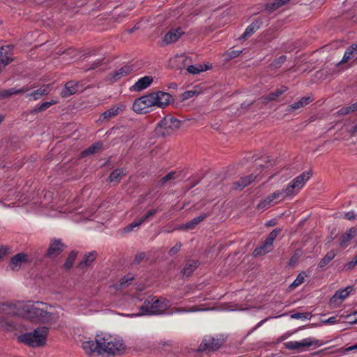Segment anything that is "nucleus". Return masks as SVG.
<instances>
[{"label": "nucleus", "mask_w": 357, "mask_h": 357, "mask_svg": "<svg viewBox=\"0 0 357 357\" xmlns=\"http://www.w3.org/2000/svg\"><path fill=\"white\" fill-rule=\"evenodd\" d=\"M26 319L48 324H56L61 317V311L45 303L28 301Z\"/></svg>", "instance_id": "obj_1"}, {"label": "nucleus", "mask_w": 357, "mask_h": 357, "mask_svg": "<svg viewBox=\"0 0 357 357\" xmlns=\"http://www.w3.org/2000/svg\"><path fill=\"white\" fill-rule=\"evenodd\" d=\"M28 301H16L0 304V328L5 331H12L13 326L8 319L11 316H18L26 319Z\"/></svg>", "instance_id": "obj_2"}, {"label": "nucleus", "mask_w": 357, "mask_h": 357, "mask_svg": "<svg viewBox=\"0 0 357 357\" xmlns=\"http://www.w3.org/2000/svg\"><path fill=\"white\" fill-rule=\"evenodd\" d=\"M170 306L169 302L163 298L149 297L140 307V312L132 314L131 317L141 316L144 314H160L163 313Z\"/></svg>", "instance_id": "obj_3"}, {"label": "nucleus", "mask_w": 357, "mask_h": 357, "mask_svg": "<svg viewBox=\"0 0 357 357\" xmlns=\"http://www.w3.org/2000/svg\"><path fill=\"white\" fill-rule=\"evenodd\" d=\"M48 328L41 326L36 328L33 332L26 333L17 337L20 342L24 343L30 347H40L45 344Z\"/></svg>", "instance_id": "obj_4"}, {"label": "nucleus", "mask_w": 357, "mask_h": 357, "mask_svg": "<svg viewBox=\"0 0 357 357\" xmlns=\"http://www.w3.org/2000/svg\"><path fill=\"white\" fill-rule=\"evenodd\" d=\"M125 350L123 341L116 337L102 335V354L121 355Z\"/></svg>", "instance_id": "obj_5"}, {"label": "nucleus", "mask_w": 357, "mask_h": 357, "mask_svg": "<svg viewBox=\"0 0 357 357\" xmlns=\"http://www.w3.org/2000/svg\"><path fill=\"white\" fill-rule=\"evenodd\" d=\"M150 107L156 106L165 108L169 104L171 96L169 93L158 91L144 95Z\"/></svg>", "instance_id": "obj_6"}, {"label": "nucleus", "mask_w": 357, "mask_h": 357, "mask_svg": "<svg viewBox=\"0 0 357 357\" xmlns=\"http://www.w3.org/2000/svg\"><path fill=\"white\" fill-rule=\"evenodd\" d=\"M323 342L314 337H307L301 340V341H289L284 343V347L288 350H297L303 351L307 347H320Z\"/></svg>", "instance_id": "obj_7"}, {"label": "nucleus", "mask_w": 357, "mask_h": 357, "mask_svg": "<svg viewBox=\"0 0 357 357\" xmlns=\"http://www.w3.org/2000/svg\"><path fill=\"white\" fill-rule=\"evenodd\" d=\"M310 178V173L309 172H303L284 188L286 195H289V197H292L298 193Z\"/></svg>", "instance_id": "obj_8"}, {"label": "nucleus", "mask_w": 357, "mask_h": 357, "mask_svg": "<svg viewBox=\"0 0 357 357\" xmlns=\"http://www.w3.org/2000/svg\"><path fill=\"white\" fill-rule=\"evenodd\" d=\"M280 229H273L265 239V241L258 247H257L253 252V255L257 256H261L270 252L273 250V243L277 236L280 234Z\"/></svg>", "instance_id": "obj_9"}, {"label": "nucleus", "mask_w": 357, "mask_h": 357, "mask_svg": "<svg viewBox=\"0 0 357 357\" xmlns=\"http://www.w3.org/2000/svg\"><path fill=\"white\" fill-rule=\"evenodd\" d=\"M222 344V340L215 339L212 336H206L203 339L202 343L199 346L198 351L199 352H211L218 349Z\"/></svg>", "instance_id": "obj_10"}, {"label": "nucleus", "mask_w": 357, "mask_h": 357, "mask_svg": "<svg viewBox=\"0 0 357 357\" xmlns=\"http://www.w3.org/2000/svg\"><path fill=\"white\" fill-rule=\"evenodd\" d=\"M180 126V121L174 117H165L158 123V127L164 130L161 132L162 135L169 134L178 129Z\"/></svg>", "instance_id": "obj_11"}, {"label": "nucleus", "mask_w": 357, "mask_h": 357, "mask_svg": "<svg viewBox=\"0 0 357 357\" xmlns=\"http://www.w3.org/2000/svg\"><path fill=\"white\" fill-rule=\"evenodd\" d=\"M287 197H289V195H286L284 188L281 190H277L273 192L272 194L269 195L264 200L261 201L258 204L257 208L259 210L264 211L273 205L274 200L280 197H281L282 199H284Z\"/></svg>", "instance_id": "obj_12"}, {"label": "nucleus", "mask_w": 357, "mask_h": 357, "mask_svg": "<svg viewBox=\"0 0 357 357\" xmlns=\"http://www.w3.org/2000/svg\"><path fill=\"white\" fill-rule=\"evenodd\" d=\"M82 348L88 354H91L95 352L98 353L99 355L102 354V335H97L95 340L84 342L82 343Z\"/></svg>", "instance_id": "obj_13"}, {"label": "nucleus", "mask_w": 357, "mask_h": 357, "mask_svg": "<svg viewBox=\"0 0 357 357\" xmlns=\"http://www.w3.org/2000/svg\"><path fill=\"white\" fill-rule=\"evenodd\" d=\"M353 291V287L349 286L344 289L337 291L330 300V305L333 307L340 306L346 298Z\"/></svg>", "instance_id": "obj_14"}, {"label": "nucleus", "mask_w": 357, "mask_h": 357, "mask_svg": "<svg viewBox=\"0 0 357 357\" xmlns=\"http://www.w3.org/2000/svg\"><path fill=\"white\" fill-rule=\"evenodd\" d=\"M28 261L26 254L18 253L11 258L8 267L13 271H17L20 270L23 264L28 262Z\"/></svg>", "instance_id": "obj_15"}, {"label": "nucleus", "mask_w": 357, "mask_h": 357, "mask_svg": "<svg viewBox=\"0 0 357 357\" xmlns=\"http://www.w3.org/2000/svg\"><path fill=\"white\" fill-rule=\"evenodd\" d=\"M150 106L148 105L145 96H143L135 100L132 105V109L137 114H146L149 112Z\"/></svg>", "instance_id": "obj_16"}, {"label": "nucleus", "mask_w": 357, "mask_h": 357, "mask_svg": "<svg viewBox=\"0 0 357 357\" xmlns=\"http://www.w3.org/2000/svg\"><path fill=\"white\" fill-rule=\"evenodd\" d=\"M65 245L61 243L60 239H55L50 243L47 250V255L50 257H55L61 253Z\"/></svg>", "instance_id": "obj_17"}, {"label": "nucleus", "mask_w": 357, "mask_h": 357, "mask_svg": "<svg viewBox=\"0 0 357 357\" xmlns=\"http://www.w3.org/2000/svg\"><path fill=\"white\" fill-rule=\"evenodd\" d=\"M12 50L13 47L10 45L0 47V66H5L12 61Z\"/></svg>", "instance_id": "obj_18"}, {"label": "nucleus", "mask_w": 357, "mask_h": 357, "mask_svg": "<svg viewBox=\"0 0 357 357\" xmlns=\"http://www.w3.org/2000/svg\"><path fill=\"white\" fill-rule=\"evenodd\" d=\"M124 109V107L123 105H114L108 110L103 112L100 116V120L102 121H107L110 119L114 118L116 115L119 114L120 112Z\"/></svg>", "instance_id": "obj_19"}, {"label": "nucleus", "mask_w": 357, "mask_h": 357, "mask_svg": "<svg viewBox=\"0 0 357 357\" xmlns=\"http://www.w3.org/2000/svg\"><path fill=\"white\" fill-rule=\"evenodd\" d=\"M184 31L181 28H177L175 29H171L168 33H167L164 38L163 41L166 44H170L176 42L183 34Z\"/></svg>", "instance_id": "obj_20"}, {"label": "nucleus", "mask_w": 357, "mask_h": 357, "mask_svg": "<svg viewBox=\"0 0 357 357\" xmlns=\"http://www.w3.org/2000/svg\"><path fill=\"white\" fill-rule=\"evenodd\" d=\"M153 79L151 76H145L139 79L134 85L132 86L131 89L134 91H140L146 89L151 85Z\"/></svg>", "instance_id": "obj_21"}, {"label": "nucleus", "mask_w": 357, "mask_h": 357, "mask_svg": "<svg viewBox=\"0 0 357 357\" xmlns=\"http://www.w3.org/2000/svg\"><path fill=\"white\" fill-rule=\"evenodd\" d=\"M132 71V68L128 66H124L114 73L109 75V79L112 82H116L122 77L129 75Z\"/></svg>", "instance_id": "obj_22"}, {"label": "nucleus", "mask_w": 357, "mask_h": 357, "mask_svg": "<svg viewBox=\"0 0 357 357\" xmlns=\"http://www.w3.org/2000/svg\"><path fill=\"white\" fill-rule=\"evenodd\" d=\"M357 229L355 227L349 229L340 238V245L341 247H346L348 243L356 236Z\"/></svg>", "instance_id": "obj_23"}, {"label": "nucleus", "mask_w": 357, "mask_h": 357, "mask_svg": "<svg viewBox=\"0 0 357 357\" xmlns=\"http://www.w3.org/2000/svg\"><path fill=\"white\" fill-rule=\"evenodd\" d=\"M288 88L285 86H282L280 88L277 89L275 91L269 93L268 96H263L261 101L263 103H266L269 101H273L280 96L282 93L287 91Z\"/></svg>", "instance_id": "obj_24"}, {"label": "nucleus", "mask_w": 357, "mask_h": 357, "mask_svg": "<svg viewBox=\"0 0 357 357\" xmlns=\"http://www.w3.org/2000/svg\"><path fill=\"white\" fill-rule=\"evenodd\" d=\"M51 90L52 88L50 85H44L33 92L28 93L26 96L31 97L33 100H36L39 99L41 96L50 93Z\"/></svg>", "instance_id": "obj_25"}, {"label": "nucleus", "mask_w": 357, "mask_h": 357, "mask_svg": "<svg viewBox=\"0 0 357 357\" xmlns=\"http://www.w3.org/2000/svg\"><path fill=\"white\" fill-rule=\"evenodd\" d=\"M78 84L74 81L68 82L66 84L64 89L61 91L62 97H68L75 94L77 91Z\"/></svg>", "instance_id": "obj_26"}, {"label": "nucleus", "mask_w": 357, "mask_h": 357, "mask_svg": "<svg viewBox=\"0 0 357 357\" xmlns=\"http://www.w3.org/2000/svg\"><path fill=\"white\" fill-rule=\"evenodd\" d=\"M312 102L310 97H303L294 104L289 105L287 108V111L289 112H292L294 109H300Z\"/></svg>", "instance_id": "obj_27"}, {"label": "nucleus", "mask_w": 357, "mask_h": 357, "mask_svg": "<svg viewBox=\"0 0 357 357\" xmlns=\"http://www.w3.org/2000/svg\"><path fill=\"white\" fill-rule=\"evenodd\" d=\"M256 176L250 174L249 176L241 178L238 181L234 183L236 189L243 188L251 183L256 178Z\"/></svg>", "instance_id": "obj_28"}, {"label": "nucleus", "mask_w": 357, "mask_h": 357, "mask_svg": "<svg viewBox=\"0 0 357 357\" xmlns=\"http://www.w3.org/2000/svg\"><path fill=\"white\" fill-rule=\"evenodd\" d=\"M261 24V22L259 20L252 22L245 29L242 35L243 38H247L257 31Z\"/></svg>", "instance_id": "obj_29"}, {"label": "nucleus", "mask_w": 357, "mask_h": 357, "mask_svg": "<svg viewBox=\"0 0 357 357\" xmlns=\"http://www.w3.org/2000/svg\"><path fill=\"white\" fill-rule=\"evenodd\" d=\"M28 91L27 87H22L21 89H17L16 88H11L9 89L1 90L0 91V98H6L10 97L14 94H18L21 93H24Z\"/></svg>", "instance_id": "obj_30"}, {"label": "nucleus", "mask_w": 357, "mask_h": 357, "mask_svg": "<svg viewBox=\"0 0 357 357\" xmlns=\"http://www.w3.org/2000/svg\"><path fill=\"white\" fill-rule=\"evenodd\" d=\"M211 68V64H205V65H191L189 66L187 68V71L189 73L193 74V75H197L199 74L202 72L206 71Z\"/></svg>", "instance_id": "obj_31"}, {"label": "nucleus", "mask_w": 357, "mask_h": 357, "mask_svg": "<svg viewBox=\"0 0 357 357\" xmlns=\"http://www.w3.org/2000/svg\"><path fill=\"white\" fill-rule=\"evenodd\" d=\"M206 218V214H202L197 217H195L192 220H191L190 222L185 223V225H182L181 229H194L200 222L204 220Z\"/></svg>", "instance_id": "obj_32"}, {"label": "nucleus", "mask_w": 357, "mask_h": 357, "mask_svg": "<svg viewBox=\"0 0 357 357\" xmlns=\"http://www.w3.org/2000/svg\"><path fill=\"white\" fill-rule=\"evenodd\" d=\"M356 56H357V45H352L346 50L342 62L346 63Z\"/></svg>", "instance_id": "obj_33"}, {"label": "nucleus", "mask_w": 357, "mask_h": 357, "mask_svg": "<svg viewBox=\"0 0 357 357\" xmlns=\"http://www.w3.org/2000/svg\"><path fill=\"white\" fill-rule=\"evenodd\" d=\"M198 262L195 260H189L183 269V273L189 276L197 267Z\"/></svg>", "instance_id": "obj_34"}, {"label": "nucleus", "mask_w": 357, "mask_h": 357, "mask_svg": "<svg viewBox=\"0 0 357 357\" xmlns=\"http://www.w3.org/2000/svg\"><path fill=\"white\" fill-rule=\"evenodd\" d=\"M96 257L95 252H91L84 255L82 260L79 263V266L83 268L89 266Z\"/></svg>", "instance_id": "obj_35"}, {"label": "nucleus", "mask_w": 357, "mask_h": 357, "mask_svg": "<svg viewBox=\"0 0 357 357\" xmlns=\"http://www.w3.org/2000/svg\"><path fill=\"white\" fill-rule=\"evenodd\" d=\"M336 256V253L334 250H331L326 253V255L320 260L319 263V267L324 268L329 262H331Z\"/></svg>", "instance_id": "obj_36"}, {"label": "nucleus", "mask_w": 357, "mask_h": 357, "mask_svg": "<svg viewBox=\"0 0 357 357\" xmlns=\"http://www.w3.org/2000/svg\"><path fill=\"white\" fill-rule=\"evenodd\" d=\"M124 175L125 173L122 169H115L110 174L108 178V181L115 183H119Z\"/></svg>", "instance_id": "obj_37"}, {"label": "nucleus", "mask_w": 357, "mask_h": 357, "mask_svg": "<svg viewBox=\"0 0 357 357\" xmlns=\"http://www.w3.org/2000/svg\"><path fill=\"white\" fill-rule=\"evenodd\" d=\"M357 111V102L347 107L340 109L337 114L339 116H344Z\"/></svg>", "instance_id": "obj_38"}, {"label": "nucleus", "mask_w": 357, "mask_h": 357, "mask_svg": "<svg viewBox=\"0 0 357 357\" xmlns=\"http://www.w3.org/2000/svg\"><path fill=\"white\" fill-rule=\"evenodd\" d=\"M290 0H276L272 3H269L266 5V9L269 12H272L278 8L285 5Z\"/></svg>", "instance_id": "obj_39"}, {"label": "nucleus", "mask_w": 357, "mask_h": 357, "mask_svg": "<svg viewBox=\"0 0 357 357\" xmlns=\"http://www.w3.org/2000/svg\"><path fill=\"white\" fill-rule=\"evenodd\" d=\"M102 147V143L100 142H96L95 144H92L91 146H89L88 149H85L82 153V155H93L96 153L98 150H100Z\"/></svg>", "instance_id": "obj_40"}, {"label": "nucleus", "mask_w": 357, "mask_h": 357, "mask_svg": "<svg viewBox=\"0 0 357 357\" xmlns=\"http://www.w3.org/2000/svg\"><path fill=\"white\" fill-rule=\"evenodd\" d=\"M57 103V100H52L50 102H45L43 104H41L39 107H36L33 109L32 111L33 113H37L45 111L50 106Z\"/></svg>", "instance_id": "obj_41"}, {"label": "nucleus", "mask_w": 357, "mask_h": 357, "mask_svg": "<svg viewBox=\"0 0 357 357\" xmlns=\"http://www.w3.org/2000/svg\"><path fill=\"white\" fill-rule=\"evenodd\" d=\"M142 222L139 218L135 220L132 223L126 226L122 229L123 233H128L132 231L135 228L139 227Z\"/></svg>", "instance_id": "obj_42"}, {"label": "nucleus", "mask_w": 357, "mask_h": 357, "mask_svg": "<svg viewBox=\"0 0 357 357\" xmlns=\"http://www.w3.org/2000/svg\"><path fill=\"white\" fill-rule=\"evenodd\" d=\"M76 257L77 252H71L63 265L64 268L66 269H70L73 266Z\"/></svg>", "instance_id": "obj_43"}, {"label": "nucleus", "mask_w": 357, "mask_h": 357, "mask_svg": "<svg viewBox=\"0 0 357 357\" xmlns=\"http://www.w3.org/2000/svg\"><path fill=\"white\" fill-rule=\"evenodd\" d=\"M306 275L304 272L299 273L296 280L291 283V287L296 288L303 283Z\"/></svg>", "instance_id": "obj_44"}, {"label": "nucleus", "mask_w": 357, "mask_h": 357, "mask_svg": "<svg viewBox=\"0 0 357 357\" xmlns=\"http://www.w3.org/2000/svg\"><path fill=\"white\" fill-rule=\"evenodd\" d=\"M175 175H176V172H173L167 174V175H165V176H163L161 178V181H160L161 184L164 185L166 183H167L172 180H174L175 178Z\"/></svg>", "instance_id": "obj_45"}, {"label": "nucleus", "mask_w": 357, "mask_h": 357, "mask_svg": "<svg viewBox=\"0 0 357 357\" xmlns=\"http://www.w3.org/2000/svg\"><path fill=\"white\" fill-rule=\"evenodd\" d=\"M134 279L133 276L130 274L127 275L122 278L120 280V286L121 288L124 287L126 284H128L130 282H131Z\"/></svg>", "instance_id": "obj_46"}, {"label": "nucleus", "mask_w": 357, "mask_h": 357, "mask_svg": "<svg viewBox=\"0 0 357 357\" xmlns=\"http://www.w3.org/2000/svg\"><path fill=\"white\" fill-rule=\"evenodd\" d=\"M157 212L156 209H151L149 211L147 212V213L142 217L139 218L142 223L147 222L149 220V218L153 216Z\"/></svg>", "instance_id": "obj_47"}, {"label": "nucleus", "mask_w": 357, "mask_h": 357, "mask_svg": "<svg viewBox=\"0 0 357 357\" xmlns=\"http://www.w3.org/2000/svg\"><path fill=\"white\" fill-rule=\"evenodd\" d=\"M197 93L195 90L187 91L182 94V98L183 100H188L194 97Z\"/></svg>", "instance_id": "obj_48"}, {"label": "nucleus", "mask_w": 357, "mask_h": 357, "mask_svg": "<svg viewBox=\"0 0 357 357\" xmlns=\"http://www.w3.org/2000/svg\"><path fill=\"white\" fill-rule=\"evenodd\" d=\"M309 317L308 313L298 312L291 315V318L294 319H307Z\"/></svg>", "instance_id": "obj_49"}, {"label": "nucleus", "mask_w": 357, "mask_h": 357, "mask_svg": "<svg viewBox=\"0 0 357 357\" xmlns=\"http://www.w3.org/2000/svg\"><path fill=\"white\" fill-rule=\"evenodd\" d=\"M299 257H300V251L297 250L296 252V253L290 259L289 262V265L290 266H294V264L297 262Z\"/></svg>", "instance_id": "obj_50"}, {"label": "nucleus", "mask_w": 357, "mask_h": 357, "mask_svg": "<svg viewBox=\"0 0 357 357\" xmlns=\"http://www.w3.org/2000/svg\"><path fill=\"white\" fill-rule=\"evenodd\" d=\"M181 244L180 243H177L174 247H172L169 251V253L171 255H174L176 254L181 249Z\"/></svg>", "instance_id": "obj_51"}, {"label": "nucleus", "mask_w": 357, "mask_h": 357, "mask_svg": "<svg viewBox=\"0 0 357 357\" xmlns=\"http://www.w3.org/2000/svg\"><path fill=\"white\" fill-rule=\"evenodd\" d=\"M339 320L336 317H331L328 318L326 320L323 321L324 324H335L336 323H338Z\"/></svg>", "instance_id": "obj_52"}, {"label": "nucleus", "mask_w": 357, "mask_h": 357, "mask_svg": "<svg viewBox=\"0 0 357 357\" xmlns=\"http://www.w3.org/2000/svg\"><path fill=\"white\" fill-rule=\"evenodd\" d=\"M357 215L355 214L353 211L347 212L344 214V218L349 220H355Z\"/></svg>", "instance_id": "obj_53"}, {"label": "nucleus", "mask_w": 357, "mask_h": 357, "mask_svg": "<svg viewBox=\"0 0 357 357\" xmlns=\"http://www.w3.org/2000/svg\"><path fill=\"white\" fill-rule=\"evenodd\" d=\"M9 252V248L7 247L0 248V259L3 258Z\"/></svg>", "instance_id": "obj_54"}, {"label": "nucleus", "mask_w": 357, "mask_h": 357, "mask_svg": "<svg viewBox=\"0 0 357 357\" xmlns=\"http://www.w3.org/2000/svg\"><path fill=\"white\" fill-rule=\"evenodd\" d=\"M101 64V60L100 59H98L96 60V61H94L91 66L90 67H89L87 68V70H92V69H95L96 68H98V66H100Z\"/></svg>", "instance_id": "obj_55"}, {"label": "nucleus", "mask_w": 357, "mask_h": 357, "mask_svg": "<svg viewBox=\"0 0 357 357\" xmlns=\"http://www.w3.org/2000/svg\"><path fill=\"white\" fill-rule=\"evenodd\" d=\"M271 317L266 318L261 321H259L251 331V332H253L254 331L257 330L258 328L261 327L264 323H266L268 319H270Z\"/></svg>", "instance_id": "obj_56"}, {"label": "nucleus", "mask_w": 357, "mask_h": 357, "mask_svg": "<svg viewBox=\"0 0 357 357\" xmlns=\"http://www.w3.org/2000/svg\"><path fill=\"white\" fill-rule=\"evenodd\" d=\"M356 265H357L356 261H355L354 259H352V261H351L349 263H348L346 265V267L347 269L350 270V269L354 268Z\"/></svg>", "instance_id": "obj_57"}, {"label": "nucleus", "mask_w": 357, "mask_h": 357, "mask_svg": "<svg viewBox=\"0 0 357 357\" xmlns=\"http://www.w3.org/2000/svg\"><path fill=\"white\" fill-rule=\"evenodd\" d=\"M352 317H356V319L354 321H351L350 322L351 324H356L357 323V311L354 312L353 314H349L347 316V319L351 318Z\"/></svg>", "instance_id": "obj_58"}, {"label": "nucleus", "mask_w": 357, "mask_h": 357, "mask_svg": "<svg viewBox=\"0 0 357 357\" xmlns=\"http://www.w3.org/2000/svg\"><path fill=\"white\" fill-rule=\"evenodd\" d=\"M241 52V51H231L230 53V57L231 58L236 57L240 54Z\"/></svg>", "instance_id": "obj_59"}, {"label": "nucleus", "mask_w": 357, "mask_h": 357, "mask_svg": "<svg viewBox=\"0 0 357 357\" xmlns=\"http://www.w3.org/2000/svg\"><path fill=\"white\" fill-rule=\"evenodd\" d=\"M289 337V335L284 334L282 336H280L279 338H278V342H282L283 340H286L287 337Z\"/></svg>", "instance_id": "obj_60"}, {"label": "nucleus", "mask_w": 357, "mask_h": 357, "mask_svg": "<svg viewBox=\"0 0 357 357\" xmlns=\"http://www.w3.org/2000/svg\"><path fill=\"white\" fill-rule=\"evenodd\" d=\"M253 103L252 101L248 102V103L243 102L241 106L242 107L247 108Z\"/></svg>", "instance_id": "obj_61"}, {"label": "nucleus", "mask_w": 357, "mask_h": 357, "mask_svg": "<svg viewBox=\"0 0 357 357\" xmlns=\"http://www.w3.org/2000/svg\"><path fill=\"white\" fill-rule=\"evenodd\" d=\"M357 349V344L354 345V346H351L348 348H347V351H352V350H354V349Z\"/></svg>", "instance_id": "obj_62"}, {"label": "nucleus", "mask_w": 357, "mask_h": 357, "mask_svg": "<svg viewBox=\"0 0 357 357\" xmlns=\"http://www.w3.org/2000/svg\"><path fill=\"white\" fill-rule=\"evenodd\" d=\"M279 60H280V61H281V62H284V61L286 60V56H281L279 58Z\"/></svg>", "instance_id": "obj_63"}, {"label": "nucleus", "mask_w": 357, "mask_h": 357, "mask_svg": "<svg viewBox=\"0 0 357 357\" xmlns=\"http://www.w3.org/2000/svg\"><path fill=\"white\" fill-rule=\"evenodd\" d=\"M352 132H357V124L355 126L353 127Z\"/></svg>", "instance_id": "obj_64"}]
</instances>
